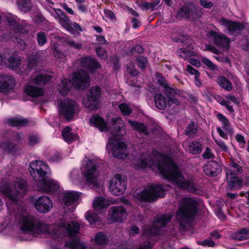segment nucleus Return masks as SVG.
Here are the masks:
<instances>
[{
    "instance_id": "1",
    "label": "nucleus",
    "mask_w": 249,
    "mask_h": 249,
    "mask_svg": "<svg viewBox=\"0 0 249 249\" xmlns=\"http://www.w3.org/2000/svg\"><path fill=\"white\" fill-rule=\"evenodd\" d=\"M112 125L114 128V134L108 139L106 148L108 153L112 152L114 157L119 159H128L133 161V164L137 169L149 167L157 168L165 178L173 181L178 187L196 193V189L193 182L185 179L180 174L178 169L168 157L159 153H155V157L159 161H155L153 158L147 154L137 156L135 158L126 153V145L122 138L120 137L125 133L124 124L121 118H113Z\"/></svg>"
},
{
    "instance_id": "2",
    "label": "nucleus",
    "mask_w": 249,
    "mask_h": 249,
    "mask_svg": "<svg viewBox=\"0 0 249 249\" xmlns=\"http://www.w3.org/2000/svg\"><path fill=\"white\" fill-rule=\"evenodd\" d=\"M15 220L18 223L21 230L33 235L46 232L49 234L56 235L58 237H68L65 246L71 249H86V246L76 237L79 232V225L75 222L71 223L60 221L56 226H48L36 217L30 215L21 206H16Z\"/></svg>"
},
{
    "instance_id": "3",
    "label": "nucleus",
    "mask_w": 249,
    "mask_h": 249,
    "mask_svg": "<svg viewBox=\"0 0 249 249\" xmlns=\"http://www.w3.org/2000/svg\"><path fill=\"white\" fill-rule=\"evenodd\" d=\"M29 171L31 175L36 182L38 189L47 193H53L59 187V184L50 178L51 170L48 165L40 160L33 161L30 164Z\"/></svg>"
},
{
    "instance_id": "4",
    "label": "nucleus",
    "mask_w": 249,
    "mask_h": 249,
    "mask_svg": "<svg viewBox=\"0 0 249 249\" xmlns=\"http://www.w3.org/2000/svg\"><path fill=\"white\" fill-rule=\"evenodd\" d=\"M197 202L192 197H185L181 199L178 210L176 213V218L183 228L192 221L197 211Z\"/></svg>"
},
{
    "instance_id": "5",
    "label": "nucleus",
    "mask_w": 249,
    "mask_h": 249,
    "mask_svg": "<svg viewBox=\"0 0 249 249\" xmlns=\"http://www.w3.org/2000/svg\"><path fill=\"white\" fill-rule=\"evenodd\" d=\"M27 184L25 180L17 178L12 184H4L0 187V191L6 196L7 205L12 203L16 204L18 200L25 195Z\"/></svg>"
},
{
    "instance_id": "6",
    "label": "nucleus",
    "mask_w": 249,
    "mask_h": 249,
    "mask_svg": "<svg viewBox=\"0 0 249 249\" xmlns=\"http://www.w3.org/2000/svg\"><path fill=\"white\" fill-rule=\"evenodd\" d=\"M89 84L88 74L83 71H80L73 73L71 81L66 79L61 80L58 84V90L61 94L65 95L72 87L82 89L88 86Z\"/></svg>"
},
{
    "instance_id": "7",
    "label": "nucleus",
    "mask_w": 249,
    "mask_h": 249,
    "mask_svg": "<svg viewBox=\"0 0 249 249\" xmlns=\"http://www.w3.org/2000/svg\"><path fill=\"white\" fill-rule=\"evenodd\" d=\"M167 186L161 185L148 186L143 189H138L133 196L136 201L150 202L155 201L159 197H164Z\"/></svg>"
},
{
    "instance_id": "8",
    "label": "nucleus",
    "mask_w": 249,
    "mask_h": 249,
    "mask_svg": "<svg viewBox=\"0 0 249 249\" xmlns=\"http://www.w3.org/2000/svg\"><path fill=\"white\" fill-rule=\"evenodd\" d=\"M81 171L87 184L97 187L99 172L95 160L85 158L82 161Z\"/></svg>"
},
{
    "instance_id": "9",
    "label": "nucleus",
    "mask_w": 249,
    "mask_h": 249,
    "mask_svg": "<svg viewBox=\"0 0 249 249\" xmlns=\"http://www.w3.org/2000/svg\"><path fill=\"white\" fill-rule=\"evenodd\" d=\"M51 79L52 76L47 73L38 74L25 86L24 92L27 95L34 98L42 96L44 90L39 85L46 84Z\"/></svg>"
},
{
    "instance_id": "10",
    "label": "nucleus",
    "mask_w": 249,
    "mask_h": 249,
    "mask_svg": "<svg viewBox=\"0 0 249 249\" xmlns=\"http://www.w3.org/2000/svg\"><path fill=\"white\" fill-rule=\"evenodd\" d=\"M156 76V80L161 86L164 88V92L168 98L167 104L169 106L174 104L176 106L179 105L180 102L176 97L180 96L181 91L174 88L173 86L169 85L160 74L157 73Z\"/></svg>"
},
{
    "instance_id": "11",
    "label": "nucleus",
    "mask_w": 249,
    "mask_h": 249,
    "mask_svg": "<svg viewBox=\"0 0 249 249\" xmlns=\"http://www.w3.org/2000/svg\"><path fill=\"white\" fill-rule=\"evenodd\" d=\"M242 170V167L236 163L232 161L229 168H226L227 180L228 183L227 189L232 190L235 188H239L242 186V180L238 177L239 174Z\"/></svg>"
},
{
    "instance_id": "12",
    "label": "nucleus",
    "mask_w": 249,
    "mask_h": 249,
    "mask_svg": "<svg viewBox=\"0 0 249 249\" xmlns=\"http://www.w3.org/2000/svg\"><path fill=\"white\" fill-rule=\"evenodd\" d=\"M59 111L67 120L71 119L79 111L78 105L73 100L67 99L58 103Z\"/></svg>"
},
{
    "instance_id": "13",
    "label": "nucleus",
    "mask_w": 249,
    "mask_h": 249,
    "mask_svg": "<svg viewBox=\"0 0 249 249\" xmlns=\"http://www.w3.org/2000/svg\"><path fill=\"white\" fill-rule=\"evenodd\" d=\"M109 189L112 193L116 196L123 194L126 189V180L121 175L113 176L109 181Z\"/></svg>"
},
{
    "instance_id": "14",
    "label": "nucleus",
    "mask_w": 249,
    "mask_h": 249,
    "mask_svg": "<svg viewBox=\"0 0 249 249\" xmlns=\"http://www.w3.org/2000/svg\"><path fill=\"white\" fill-rule=\"evenodd\" d=\"M101 91L98 87H92L87 98L83 100L85 106L90 110L96 109L99 107Z\"/></svg>"
},
{
    "instance_id": "15",
    "label": "nucleus",
    "mask_w": 249,
    "mask_h": 249,
    "mask_svg": "<svg viewBox=\"0 0 249 249\" xmlns=\"http://www.w3.org/2000/svg\"><path fill=\"white\" fill-rule=\"evenodd\" d=\"M171 216L170 214L157 216L152 225V227L145 231V234L150 236L153 234H158L159 229L164 227L167 223L170 221Z\"/></svg>"
},
{
    "instance_id": "16",
    "label": "nucleus",
    "mask_w": 249,
    "mask_h": 249,
    "mask_svg": "<svg viewBox=\"0 0 249 249\" xmlns=\"http://www.w3.org/2000/svg\"><path fill=\"white\" fill-rule=\"evenodd\" d=\"M23 139L21 134H15L10 139H5L0 143V154L9 153L13 151L16 145Z\"/></svg>"
},
{
    "instance_id": "17",
    "label": "nucleus",
    "mask_w": 249,
    "mask_h": 249,
    "mask_svg": "<svg viewBox=\"0 0 249 249\" xmlns=\"http://www.w3.org/2000/svg\"><path fill=\"white\" fill-rule=\"evenodd\" d=\"M209 39L216 45L222 48H228L230 45V39L218 31H210L207 33Z\"/></svg>"
},
{
    "instance_id": "18",
    "label": "nucleus",
    "mask_w": 249,
    "mask_h": 249,
    "mask_svg": "<svg viewBox=\"0 0 249 249\" xmlns=\"http://www.w3.org/2000/svg\"><path fill=\"white\" fill-rule=\"evenodd\" d=\"M81 193L75 191H66L62 192L59 196V201L62 205L69 206L78 200Z\"/></svg>"
},
{
    "instance_id": "19",
    "label": "nucleus",
    "mask_w": 249,
    "mask_h": 249,
    "mask_svg": "<svg viewBox=\"0 0 249 249\" xmlns=\"http://www.w3.org/2000/svg\"><path fill=\"white\" fill-rule=\"evenodd\" d=\"M34 206L39 212L47 213L52 208L53 202L48 196H42L36 200Z\"/></svg>"
},
{
    "instance_id": "20",
    "label": "nucleus",
    "mask_w": 249,
    "mask_h": 249,
    "mask_svg": "<svg viewBox=\"0 0 249 249\" xmlns=\"http://www.w3.org/2000/svg\"><path fill=\"white\" fill-rule=\"evenodd\" d=\"M109 218L113 222H122L125 219L127 215L125 208L122 206L111 207L109 209Z\"/></svg>"
},
{
    "instance_id": "21",
    "label": "nucleus",
    "mask_w": 249,
    "mask_h": 249,
    "mask_svg": "<svg viewBox=\"0 0 249 249\" xmlns=\"http://www.w3.org/2000/svg\"><path fill=\"white\" fill-rule=\"evenodd\" d=\"M197 12V9L194 5L184 6L178 10L177 18L180 20L182 18L194 19L196 16Z\"/></svg>"
},
{
    "instance_id": "22",
    "label": "nucleus",
    "mask_w": 249,
    "mask_h": 249,
    "mask_svg": "<svg viewBox=\"0 0 249 249\" xmlns=\"http://www.w3.org/2000/svg\"><path fill=\"white\" fill-rule=\"evenodd\" d=\"M16 84L15 78L9 75H0V91L6 93L12 90Z\"/></svg>"
},
{
    "instance_id": "23",
    "label": "nucleus",
    "mask_w": 249,
    "mask_h": 249,
    "mask_svg": "<svg viewBox=\"0 0 249 249\" xmlns=\"http://www.w3.org/2000/svg\"><path fill=\"white\" fill-rule=\"evenodd\" d=\"M4 63L7 65L8 67L12 70L16 71L18 73H22L24 72V68L21 67V59L17 55H12L10 56L7 60L4 61Z\"/></svg>"
},
{
    "instance_id": "24",
    "label": "nucleus",
    "mask_w": 249,
    "mask_h": 249,
    "mask_svg": "<svg viewBox=\"0 0 249 249\" xmlns=\"http://www.w3.org/2000/svg\"><path fill=\"white\" fill-rule=\"evenodd\" d=\"M219 22L220 25L227 28L230 34H232L235 32H240L245 27L242 23L231 21L225 18H221Z\"/></svg>"
},
{
    "instance_id": "25",
    "label": "nucleus",
    "mask_w": 249,
    "mask_h": 249,
    "mask_svg": "<svg viewBox=\"0 0 249 249\" xmlns=\"http://www.w3.org/2000/svg\"><path fill=\"white\" fill-rule=\"evenodd\" d=\"M205 174L209 176H215L220 171V166L215 161H208L203 167Z\"/></svg>"
},
{
    "instance_id": "26",
    "label": "nucleus",
    "mask_w": 249,
    "mask_h": 249,
    "mask_svg": "<svg viewBox=\"0 0 249 249\" xmlns=\"http://www.w3.org/2000/svg\"><path fill=\"white\" fill-rule=\"evenodd\" d=\"M90 124L98 128L101 131L106 132L109 128L103 119L98 115H94L89 120Z\"/></svg>"
},
{
    "instance_id": "27",
    "label": "nucleus",
    "mask_w": 249,
    "mask_h": 249,
    "mask_svg": "<svg viewBox=\"0 0 249 249\" xmlns=\"http://www.w3.org/2000/svg\"><path fill=\"white\" fill-rule=\"evenodd\" d=\"M18 33L16 32L15 29L14 30L13 32H10L9 35H5L3 36V37L8 41H13L17 42L18 47L20 50H23L26 47V44L25 43L23 39L19 38H18Z\"/></svg>"
},
{
    "instance_id": "28",
    "label": "nucleus",
    "mask_w": 249,
    "mask_h": 249,
    "mask_svg": "<svg viewBox=\"0 0 249 249\" xmlns=\"http://www.w3.org/2000/svg\"><path fill=\"white\" fill-rule=\"evenodd\" d=\"M113 202L108 199L100 196L96 197L93 201L92 206L95 210L104 209Z\"/></svg>"
},
{
    "instance_id": "29",
    "label": "nucleus",
    "mask_w": 249,
    "mask_h": 249,
    "mask_svg": "<svg viewBox=\"0 0 249 249\" xmlns=\"http://www.w3.org/2000/svg\"><path fill=\"white\" fill-rule=\"evenodd\" d=\"M81 66L89 69H99L101 65L94 58L84 57L81 60Z\"/></svg>"
},
{
    "instance_id": "30",
    "label": "nucleus",
    "mask_w": 249,
    "mask_h": 249,
    "mask_svg": "<svg viewBox=\"0 0 249 249\" xmlns=\"http://www.w3.org/2000/svg\"><path fill=\"white\" fill-rule=\"evenodd\" d=\"M54 12L55 18L62 26L67 28L70 22L69 18L60 9H55Z\"/></svg>"
},
{
    "instance_id": "31",
    "label": "nucleus",
    "mask_w": 249,
    "mask_h": 249,
    "mask_svg": "<svg viewBox=\"0 0 249 249\" xmlns=\"http://www.w3.org/2000/svg\"><path fill=\"white\" fill-rule=\"evenodd\" d=\"M62 136L64 140L69 143L77 139L76 134L72 132L70 127H66L63 129Z\"/></svg>"
},
{
    "instance_id": "32",
    "label": "nucleus",
    "mask_w": 249,
    "mask_h": 249,
    "mask_svg": "<svg viewBox=\"0 0 249 249\" xmlns=\"http://www.w3.org/2000/svg\"><path fill=\"white\" fill-rule=\"evenodd\" d=\"M155 105L160 109H164L166 107L167 102L162 94L156 93L154 96Z\"/></svg>"
},
{
    "instance_id": "33",
    "label": "nucleus",
    "mask_w": 249,
    "mask_h": 249,
    "mask_svg": "<svg viewBox=\"0 0 249 249\" xmlns=\"http://www.w3.org/2000/svg\"><path fill=\"white\" fill-rule=\"evenodd\" d=\"M85 217L91 225H101V217H99L96 214L94 213L88 211L85 213Z\"/></svg>"
},
{
    "instance_id": "34",
    "label": "nucleus",
    "mask_w": 249,
    "mask_h": 249,
    "mask_svg": "<svg viewBox=\"0 0 249 249\" xmlns=\"http://www.w3.org/2000/svg\"><path fill=\"white\" fill-rule=\"evenodd\" d=\"M217 82L223 89L230 91L232 89L231 83L224 76L217 77Z\"/></svg>"
},
{
    "instance_id": "35",
    "label": "nucleus",
    "mask_w": 249,
    "mask_h": 249,
    "mask_svg": "<svg viewBox=\"0 0 249 249\" xmlns=\"http://www.w3.org/2000/svg\"><path fill=\"white\" fill-rule=\"evenodd\" d=\"M233 239L238 240H244L249 238V231L243 229L233 233L231 235Z\"/></svg>"
},
{
    "instance_id": "36",
    "label": "nucleus",
    "mask_w": 249,
    "mask_h": 249,
    "mask_svg": "<svg viewBox=\"0 0 249 249\" xmlns=\"http://www.w3.org/2000/svg\"><path fill=\"white\" fill-rule=\"evenodd\" d=\"M8 123L12 126L21 127L27 124V120L21 117H15L9 119Z\"/></svg>"
},
{
    "instance_id": "37",
    "label": "nucleus",
    "mask_w": 249,
    "mask_h": 249,
    "mask_svg": "<svg viewBox=\"0 0 249 249\" xmlns=\"http://www.w3.org/2000/svg\"><path fill=\"white\" fill-rule=\"evenodd\" d=\"M189 151L193 155H197L201 152L202 145L197 141H193L189 145Z\"/></svg>"
},
{
    "instance_id": "38",
    "label": "nucleus",
    "mask_w": 249,
    "mask_h": 249,
    "mask_svg": "<svg viewBox=\"0 0 249 249\" xmlns=\"http://www.w3.org/2000/svg\"><path fill=\"white\" fill-rule=\"evenodd\" d=\"M17 2L19 9L25 12L29 11L32 6L30 0H17Z\"/></svg>"
},
{
    "instance_id": "39",
    "label": "nucleus",
    "mask_w": 249,
    "mask_h": 249,
    "mask_svg": "<svg viewBox=\"0 0 249 249\" xmlns=\"http://www.w3.org/2000/svg\"><path fill=\"white\" fill-rule=\"evenodd\" d=\"M128 123L134 130H136L145 134H147L146 127L143 124L138 123L136 121H131L130 120H128Z\"/></svg>"
},
{
    "instance_id": "40",
    "label": "nucleus",
    "mask_w": 249,
    "mask_h": 249,
    "mask_svg": "<svg viewBox=\"0 0 249 249\" xmlns=\"http://www.w3.org/2000/svg\"><path fill=\"white\" fill-rule=\"evenodd\" d=\"M160 0H155L154 2L142 1L140 4V7L143 10H151L153 11L156 5L160 3Z\"/></svg>"
},
{
    "instance_id": "41",
    "label": "nucleus",
    "mask_w": 249,
    "mask_h": 249,
    "mask_svg": "<svg viewBox=\"0 0 249 249\" xmlns=\"http://www.w3.org/2000/svg\"><path fill=\"white\" fill-rule=\"evenodd\" d=\"M94 240L97 245L103 246L107 243L108 239L105 234L99 232L96 234Z\"/></svg>"
},
{
    "instance_id": "42",
    "label": "nucleus",
    "mask_w": 249,
    "mask_h": 249,
    "mask_svg": "<svg viewBox=\"0 0 249 249\" xmlns=\"http://www.w3.org/2000/svg\"><path fill=\"white\" fill-rule=\"evenodd\" d=\"M217 118L222 123L223 129L227 133L229 132L230 131V128L229 127V124L230 123H229V121L228 120V119L221 113H218L217 114Z\"/></svg>"
},
{
    "instance_id": "43",
    "label": "nucleus",
    "mask_w": 249,
    "mask_h": 249,
    "mask_svg": "<svg viewBox=\"0 0 249 249\" xmlns=\"http://www.w3.org/2000/svg\"><path fill=\"white\" fill-rule=\"evenodd\" d=\"M70 178L73 183L78 184L80 178L79 171L78 169L73 170L70 174Z\"/></svg>"
},
{
    "instance_id": "44",
    "label": "nucleus",
    "mask_w": 249,
    "mask_h": 249,
    "mask_svg": "<svg viewBox=\"0 0 249 249\" xmlns=\"http://www.w3.org/2000/svg\"><path fill=\"white\" fill-rule=\"evenodd\" d=\"M37 53L30 56L28 58V64L27 66V69H30L33 67L34 65L36 64L38 61L39 58L37 55Z\"/></svg>"
},
{
    "instance_id": "45",
    "label": "nucleus",
    "mask_w": 249,
    "mask_h": 249,
    "mask_svg": "<svg viewBox=\"0 0 249 249\" xmlns=\"http://www.w3.org/2000/svg\"><path fill=\"white\" fill-rule=\"evenodd\" d=\"M196 125L194 122H192L187 127L185 134L189 136H192L196 133Z\"/></svg>"
},
{
    "instance_id": "46",
    "label": "nucleus",
    "mask_w": 249,
    "mask_h": 249,
    "mask_svg": "<svg viewBox=\"0 0 249 249\" xmlns=\"http://www.w3.org/2000/svg\"><path fill=\"white\" fill-rule=\"evenodd\" d=\"M40 142V138L37 135H31L28 137V143L30 146H33Z\"/></svg>"
},
{
    "instance_id": "47",
    "label": "nucleus",
    "mask_w": 249,
    "mask_h": 249,
    "mask_svg": "<svg viewBox=\"0 0 249 249\" xmlns=\"http://www.w3.org/2000/svg\"><path fill=\"white\" fill-rule=\"evenodd\" d=\"M120 110L124 115H129L132 112V109L126 104L122 103L119 106Z\"/></svg>"
},
{
    "instance_id": "48",
    "label": "nucleus",
    "mask_w": 249,
    "mask_h": 249,
    "mask_svg": "<svg viewBox=\"0 0 249 249\" xmlns=\"http://www.w3.org/2000/svg\"><path fill=\"white\" fill-rule=\"evenodd\" d=\"M54 56L59 62H65L66 60L65 55L59 50L55 49L53 53Z\"/></svg>"
},
{
    "instance_id": "49",
    "label": "nucleus",
    "mask_w": 249,
    "mask_h": 249,
    "mask_svg": "<svg viewBox=\"0 0 249 249\" xmlns=\"http://www.w3.org/2000/svg\"><path fill=\"white\" fill-rule=\"evenodd\" d=\"M202 62L211 70H217V66L214 64L210 59L204 57L202 59Z\"/></svg>"
},
{
    "instance_id": "50",
    "label": "nucleus",
    "mask_w": 249,
    "mask_h": 249,
    "mask_svg": "<svg viewBox=\"0 0 249 249\" xmlns=\"http://www.w3.org/2000/svg\"><path fill=\"white\" fill-rule=\"evenodd\" d=\"M37 42L39 45L43 46L46 43L47 41V37L43 32H39L37 36Z\"/></svg>"
},
{
    "instance_id": "51",
    "label": "nucleus",
    "mask_w": 249,
    "mask_h": 249,
    "mask_svg": "<svg viewBox=\"0 0 249 249\" xmlns=\"http://www.w3.org/2000/svg\"><path fill=\"white\" fill-rule=\"evenodd\" d=\"M138 65L142 69H144L148 64L147 58L143 56H141L137 58Z\"/></svg>"
},
{
    "instance_id": "52",
    "label": "nucleus",
    "mask_w": 249,
    "mask_h": 249,
    "mask_svg": "<svg viewBox=\"0 0 249 249\" xmlns=\"http://www.w3.org/2000/svg\"><path fill=\"white\" fill-rule=\"evenodd\" d=\"M178 53L181 57H183L184 59H186L187 56H190L194 55L193 52L185 49H179L178 50Z\"/></svg>"
},
{
    "instance_id": "53",
    "label": "nucleus",
    "mask_w": 249,
    "mask_h": 249,
    "mask_svg": "<svg viewBox=\"0 0 249 249\" xmlns=\"http://www.w3.org/2000/svg\"><path fill=\"white\" fill-rule=\"evenodd\" d=\"M214 142L224 152H227L228 151V147L222 140L215 139Z\"/></svg>"
},
{
    "instance_id": "54",
    "label": "nucleus",
    "mask_w": 249,
    "mask_h": 249,
    "mask_svg": "<svg viewBox=\"0 0 249 249\" xmlns=\"http://www.w3.org/2000/svg\"><path fill=\"white\" fill-rule=\"evenodd\" d=\"M104 17L111 20H114L115 19V17L114 13L109 10L105 9L104 11Z\"/></svg>"
},
{
    "instance_id": "55",
    "label": "nucleus",
    "mask_w": 249,
    "mask_h": 249,
    "mask_svg": "<svg viewBox=\"0 0 249 249\" xmlns=\"http://www.w3.org/2000/svg\"><path fill=\"white\" fill-rule=\"evenodd\" d=\"M96 51L97 55L102 59H105L107 57V55L106 52L103 48H96Z\"/></svg>"
},
{
    "instance_id": "56",
    "label": "nucleus",
    "mask_w": 249,
    "mask_h": 249,
    "mask_svg": "<svg viewBox=\"0 0 249 249\" xmlns=\"http://www.w3.org/2000/svg\"><path fill=\"white\" fill-rule=\"evenodd\" d=\"M200 4L204 8H211L213 6V3L207 0H200Z\"/></svg>"
},
{
    "instance_id": "57",
    "label": "nucleus",
    "mask_w": 249,
    "mask_h": 249,
    "mask_svg": "<svg viewBox=\"0 0 249 249\" xmlns=\"http://www.w3.org/2000/svg\"><path fill=\"white\" fill-rule=\"evenodd\" d=\"M236 141L239 143L241 147H244L245 144V140L243 136L241 134H237L235 136Z\"/></svg>"
},
{
    "instance_id": "58",
    "label": "nucleus",
    "mask_w": 249,
    "mask_h": 249,
    "mask_svg": "<svg viewBox=\"0 0 249 249\" xmlns=\"http://www.w3.org/2000/svg\"><path fill=\"white\" fill-rule=\"evenodd\" d=\"M202 156L204 158L207 159H213L214 157L211 150L208 148H206Z\"/></svg>"
},
{
    "instance_id": "59",
    "label": "nucleus",
    "mask_w": 249,
    "mask_h": 249,
    "mask_svg": "<svg viewBox=\"0 0 249 249\" xmlns=\"http://www.w3.org/2000/svg\"><path fill=\"white\" fill-rule=\"evenodd\" d=\"M68 44L70 46L75 48L76 49H79L82 47V44L78 42H76L73 40H70L68 41Z\"/></svg>"
},
{
    "instance_id": "60",
    "label": "nucleus",
    "mask_w": 249,
    "mask_h": 249,
    "mask_svg": "<svg viewBox=\"0 0 249 249\" xmlns=\"http://www.w3.org/2000/svg\"><path fill=\"white\" fill-rule=\"evenodd\" d=\"M187 70L191 74H194L195 76H196V75H200V72L190 65H188Z\"/></svg>"
},
{
    "instance_id": "61",
    "label": "nucleus",
    "mask_w": 249,
    "mask_h": 249,
    "mask_svg": "<svg viewBox=\"0 0 249 249\" xmlns=\"http://www.w3.org/2000/svg\"><path fill=\"white\" fill-rule=\"evenodd\" d=\"M133 65H130V66H127V71L132 76H135V75H137L138 74V71L135 69H133Z\"/></svg>"
},
{
    "instance_id": "62",
    "label": "nucleus",
    "mask_w": 249,
    "mask_h": 249,
    "mask_svg": "<svg viewBox=\"0 0 249 249\" xmlns=\"http://www.w3.org/2000/svg\"><path fill=\"white\" fill-rule=\"evenodd\" d=\"M60 6L64 8L67 12H68L69 14L71 15H74V12L72 10L71 8L68 7L67 4L65 3H60Z\"/></svg>"
},
{
    "instance_id": "63",
    "label": "nucleus",
    "mask_w": 249,
    "mask_h": 249,
    "mask_svg": "<svg viewBox=\"0 0 249 249\" xmlns=\"http://www.w3.org/2000/svg\"><path fill=\"white\" fill-rule=\"evenodd\" d=\"M226 98L227 99V101H228L229 102L231 101L235 104H237L238 103V100L235 98V96L229 94L228 95L226 96Z\"/></svg>"
},
{
    "instance_id": "64",
    "label": "nucleus",
    "mask_w": 249,
    "mask_h": 249,
    "mask_svg": "<svg viewBox=\"0 0 249 249\" xmlns=\"http://www.w3.org/2000/svg\"><path fill=\"white\" fill-rule=\"evenodd\" d=\"M206 49L216 54L220 53V52L219 51V50H218L217 49L215 48L214 47L212 46H207Z\"/></svg>"
}]
</instances>
